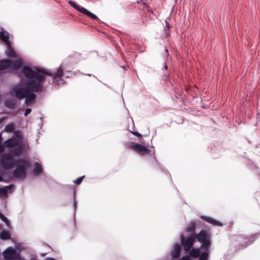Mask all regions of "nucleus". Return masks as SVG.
<instances>
[{
  "label": "nucleus",
  "mask_w": 260,
  "mask_h": 260,
  "mask_svg": "<svg viewBox=\"0 0 260 260\" xmlns=\"http://www.w3.org/2000/svg\"><path fill=\"white\" fill-rule=\"evenodd\" d=\"M22 72L26 79L24 82L25 87H16L13 89L14 95L18 100L25 98L28 90L36 92H42L45 75L49 76L53 80H56L63 75L62 64L54 73H52L45 69L38 67L32 69L28 66H24L22 69Z\"/></svg>",
  "instance_id": "1"
},
{
  "label": "nucleus",
  "mask_w": 260,
  "mask_h": 260,
  "mask_svg": "<svg viewBox=\"0 0 260 260\" xmlns=\"http://www.w3.org/2000/svg\"><path fill=\"white\" fill-rule=\"evenodd\" d=\"M16 165L12 173V176L19 180H23L26 177V170L30 164L27 160L20 159L16 162Z\"/></svg>",
  "instance_id": "2"
},
{
  "label": "nucleus",
  "mask_w": 260,
  "mask_h": 260,
  "mask_svg": "<svg viewBox=\"0 0 260 260\" xmlns=\"http://www.w3.org/2000/svg\"><path fill=\"white\" fill-rule=\"evenodd\" d=\"M22 66L21 60L18 59L15 61L8 59H4L0 61V71H4L10 68L14 71H16Z\"/></svg>",
  "instance_id": "3"
},
{
  "label": "nucleus",
  "mask_w": 260,
  "mask_h": 260,
  "mask_svg": "<svg viewBox=\"0 0 260 260\" xmlns=\"http://www.w3.org/2000/svg\"><path fill=\"white\" fill-rule=\"evenodd\" d=\"M1 166L5 170H10L16 164L13 156L10 153H4L0 160Z\"/></svg>",
  "instance_id": "4"
},
{
  "label": "nucleus",
  "mask_w": 260,
  "mask_h": 260,
  "mask_svg": "<svg viewBox=\"0 0 260 260\" xmlns=\"http://www.w3.org/2000/svg\"><path fill=\"white\" fill-rule=\"evenodd\" d=\"M127 147L135 151L140 155H144L150 152V150L145 146L134 142H129L126 144Z\"/></svg>",
  "instance_id": "5"
},
{
  "label": "nucleus",
  "mask_w": 260,
  "mask_h": 260,
  "mask_svg": "<svg viewBox=\"0 0 260 260\" xmlns=\"http://www.w3.org/2000/svg\"><path fill=\"white\" fill-rule=\"evenodd\" d=\"M68 3L70 5H71L73 8H74L76 11H79V12L88 16L90 18L93 20H98V17L94 15V14L90 12L89 11L87 10L84 7H80L76 3L72 1H69Z\"/></svg>",
  "instance_id": "6"
},
{
  "label": "nucleus",
  "mask_w": 260,
  "mask_h": 260,
  "mask_svg": "<svg viewBox=\"0 0 260 260\" xmlns=\"http://www.w3.org/2000/svg\"><path fill=\"white\" fill-rule=\"evenodd\" d=\"M3 256L6 260H16L19 258V254L15 249L12 247L7 248L3 252Z\"/></svg>",
  "instance_id": "7"
},
{
  "label": "nucleus",
  "mask_w": 260,
  "mask_h": 260,
  "mask_svg": "<svg viewBox=\"0 0 260 260\" xmlns=\"http://www.w3.org/2000/svg\"><path fill=\"white\" fill-rule=\"evenodd\" d=\"M196 240L195 236H191L188 238H185L183 236L181 237V242L184 250L188 251L193 245Z\"/></svg>",
  "instance_id": "8"
},
{
  "label": "nucleus",
  "mask_w": 260,
  "mask_h": 260,
  "mask_svg": "<svg viewBox=\"0 0 260 260\" xmlns=\"http://www.w3.org/2000/svg\"><path fill=\"white\" fill-rule=\"evenodd\" d=\"M200 217L202 219H204L206 222L211 224L213 226H223V224L221 222H220L211 217L202 215V216H201Z\"/></svg>",
  "instance_id": "9"
},
{
  "label": "nucleus",
  "mask_w": 260,
  "mask_h": 260,
  "mask_svg": "<svg viewBox=\"0 0 260 260\" xmlns=\"http://www.w3.org/2000/svg\"><path fill=\"white\" fill-rule=\"evenodd\" d=\"M18 143L19 141L15 137H12L5 141L4 143V145L7 148H11L17 146Z\"/></svg>",
  "instance_id": "10"
},
{
  "label": "nucleus",
  "mask_w": 260,
  "mask_h": 260,
  "mask_svg": "<svg viewBox=\"0 0 260 260\" xmlns=\"http://www.w3.org/2000/svg\"><path fill=\"white\" fill-rule=\"evenodd\" d=\"M181 247L180 245L178 243H176L174 245V248L171 252V256L173 258H178L181 252Z\"/></svg>",
  "instance_id": "11"
},
{
  "label": "nucleus",
  "mask_w": 260,
  "mask_h": 260,
  "mask_svg": "<svg viewBox=\"0 0 260 260\" xmlns=\"http://www.w3.org/2000/svg\"><path fill=\"white\" fill-rule=\"evenodd\" d=\"M34 92V91H31V90H28L26 96L25 97V104L29 105L35 101L36 96Z\"/></svg>",
  "instance_id": "12"
},
{
  "label": "nucleus",
  "mask_w": 260,
  "mask_h": 260,
  "mask_svg": "<svg viewBox=\"0 0 260 260\" xmlns=\"http://www.w3.org/2000/svg\"><path fill=\"white\" fill-rule=\"evenodd\" d=\"M198 241L201 242L209 238V236L204 230H202L200 233L195 236Z\"/></svg>",
  "instance_id": "13"
},
{
  "label": "nucleus",
  "mask_w": 260,
  "mask_h": 260,
  "mask_svg": "<svg viewBox=\"0 0 260 260\" xmlns=\"http://www.w3.org/2000/svg\"><path fill=\"white\" fill-rule=\"evenodd\" d=\"M35 168L33 171L34 174L36 176L40 175L43 172V169L41 164L38 162H36L34 164Z\"/></svg>",
  "instance_id": "14"
},
{
  "label": "nucleus",
  "mask_w": 260,
  "mask_h": 260,
  "mask_svg": "<svg viewBox=\"0 0 260 260\" xmlns=\"http://www.w3.org/2000/svg\"><path fill=\"white\" fill-rule=\"evenodd\" d=\"M14 188L13 184H10L4 187H0V196L4 197L7 196L8 189H11Z\"/></svg>",
  "instance_id": "15"
},
{
  "label": "nucleus",
  "mask_w": 260,
  "mask_h": 260,
  "mask_svg": "<svg viewBox=\"0 0 260 260\" xmlns=\"http://www.w3.org/2000/svg\"><path fill=\"white\" fill-rule=\"evenodd\" d=\"M201 253L199 249L193 248L189 252V255L193 258L199 257Z\"/></svg>",
  "instance_id": "16"
},
{
  "label": "nucleus",
  "mask_w": 260,
  "mask_h": 260,
  "mask_svg": "<svg viewBox=\"0 0 260 260\" xmlns=\"http://www.w3.org/2000/svg\"><path fill=\"white\" fill-rule=\"evenodd\" d=\"M22 151V147L21 146H17L13 149H11V154L12 155H15V156H17V155H19L21 152Z\"/></svg>",
  "instance_id": "17"
},
{
  "label": "nucleus",
  "mask_w": 260,
  "mask_h": 260,
  "mask_svg": "<svg viewBox=\"0 0 260 260\" xmlns=\"http://www.w3.org/2000/svg\"><path fill=\"white\" fill-rule=\"evenodd\" d=\"M0 37L1 40L5 42H8L9 39V34L7 31H1Z\"/></svg>",
  "instance_id": "18"
},
{
  "label": "nucleus",
  "mask_w": 260,
  "mask_h": 260,
  "mask_svg": "<svg viewBox=\"0 0 260 260\" xmlns=\"http://www.w3.org/2000/svg\"><path fill=\"white\" fill-rule=\"evenodd\" d=\"M11 238L9 232L3 231L0 233V238L2 240H8Z\"/></svg>",
  "instance_id": "19"
},
{
  "label": "nucleus",
  "mask_w": 260,
  "mask_h": 260,
  "mask_svg": "<svg viewBox=\"0 0 260 260\" xmlns=\"http://www.w3.org/2000/svg\"><path fill=\"white\" fill-rule=\"evenodd\" d=\"M7 55L9 58H15L16 56V53L14 50L9 47L7 51Z\"/></svg>",
  "instance_id": "20"
},
{
  "label": "nucleus",
  "mask_w": 260,
  "mask_h": 260,
  "mask_svg": "<svg viewBox=\"0 0 260 260\" xmlns=\"http://www.w3.org/2000/svg\"><path fill=\"white\" fill-rule=\"evenodd\" d=\"M166 28L164 29V37L166 38L169 35V31H170V28L171 27L170 24L169 23V22L166 20Z\"/></svg>",
  "instance_id": "21"
},
{
  "label": "nucleus",
  "mask_w": 260,
  "mask_h": 260,
  "mask_svg": "<svg viewBox=\"0 0 260 260\" xmlns=\"http://www.w3.org/2000/svg\"><path fill=\"white\" fill-rule=\"evenodd\" d=\"M14 129L13 123L8 124L5 127V131L7 132H12Z\"/></svg>",
  "instance_id": "22"
},
{
  "label": "nucleus",
  "mask_w": 260,
  "mask_h": 260,
  "mask_svg": "<svg viewBox=\"0 0 260 260\" xmlns=\"http://www.w3.org/2000/svg\"><path fill=\"white\" fill-rule=\"evenodd\" d=\"M174 98H173L174 100H179V99H182V94L181 90H176L175 91Z\"/></svg>",
  "instance_id": "23"
},
{
  "label": "nucleus",
  "mask_w": 260,
  "mask_h": 260,
  "mask_svg": "<svg viewBox=\"0 0 260 260\" xmlns=\"http://www.w3.org/2000/svg\"><path fill=\"white\" fill-rule=\"evenodd\" d=\"M201 243H202L203 248H205L206 250H208V247L211 244L210 241L209 240V238L201 242Z\"/></svg>",
  "instance_id": "24"
},
{
  "label": "nucleus",
  "mask_w": 260,
  "mask_h": 260,
  "mask_svg": "<svg viewBox=\"0 0 260 260\" xmlns=\"http://www.w3.org/2000/svg\"><path fill=\"white\" fill-rule=\"evenodd\" d=\"M1 219L6 223L7 226H10V222L6 217L2 213L0 214Z\"/></svg>",
  "instance_id": "25"
},
{
  "label": "nucleus",
  "mask_w": 260,
  "mask_h": 260,
  "mask_svg": "<svg viewBox=\"0 0 260 260\" xmlns=\"http://www.w3.org/2000/svg\"><path fill=\"white\" fill-rule=\"evenodd\" d=\"M200 260H207L208 259V253L207 252H204L201 254L199 256Z\"/></svg>",
  "instance_id": "26"
},
{
  "label": "nucleus",
  "mask_w": 260,
  "mask_h": 260,
  "mask_svg": "<svg viewBox=\"0 0 260 260\" xmlns=\"http://www.w3.org/2000/svg\"><path fill=\"white\" fill-rule=\"evenodd\" d=\"M84 177L85 176H82L81 177H79L78 178L74 181V183L77 185L80 184L83 181Z\"/></svg>",
  "instance_id": "27"
},
{
  "label": "nucleus",
  "mask_w": 260,
  "mask_h": 260,
  "mask_svg": "<svg viewBox=\"0 0 260 260\" xmlns=\"http://www.w3.org/2000/svg\"><path fill=\"white\" fill-rule=\"evenodd\" d=\"M199 221H191L187 228H196V225L198 224Z\"/></svg>",
  "instance_id": "28"
},
{
  "label": "nucleus",
  "mask_w": 260,
  "mask_h": 260,
  "mask_svg": "<svg viewBox=\"0 0 260 260\" xmlns=\"http://www.w3.org/2000/svg\"><path fill=\"white\" fill-rule=\"evenodd\" d=\"M73 194H74L73 206H74V210H75L76 209V208H77V202H76V199H75V194H76V191H75V190H74Z\"/></svg>",
  "instance_id": "29"
},
{
  "label": "nucleus",
  "mask_w": 260,
  "mask_h": 260,
  "mask_svg": "<svg viewBox=\"0 0 260 260\" xmlns=\"http://www.w3.org/2000/svg\"><path fill=\"white\" fill-rule=\"evenodd\" d=\"M2 134H0V153H2L4 150V146L2 144Z\"/></svg>",
  "instance_id": "30"
},
{
  "label": "nucleus",
  "mask_w": 260,
  "mask_h": 260,
  "mask_svg": "<svg viewBox=\"0 0 260 260\" xmlns=\"http://www.w3.org/2000/svg\"><path fill=\"white\" fill-rule=\"evenodd\" d=\"M31 111V109H30V108H27V109H26L25 110V112H24V115H25V116H27L29 114H30V113Z\"/></svg>",
  "instance_id": "31"
},
{
  "label": "nucleus",
  "mask_w": 260,
  "mask_h": 260,
  "mask_svg": "<svg viewBox=\"0 0 260 260\" xmlns=\"http://www.w3.org/2000/svg\"><path fill=\"white\" fill-rule=\"evenodd\" d=\"M132 133L134 135H135V136H137V137H142V135H141V134L139 133H138V132H135H135H132Z\"/></svg>",
  "instance_id": "32"
},
{
  "label": "nucleus",
  "mask_w": 260,
  "mask_h": 260,
  "mask_svg": "<svg viewBox=\"0 0 260 260\" xmlns=\"http://www.w3.org/2000/svg\"><path fill=\"white\" fill-rule=\"evenodd\" d=\"M180 260H190L188 256H185L182 257Z\"/></svg>",
  "instance_id": "33"
},
{
  "label": "nucleus",
  "mask_w": 260,
  "mask_h": 260,
  "mask_svg": "<svg viewBox=\"0 0 260 260\" xmlns=\"http://www.w3.org/2000/svg\"><path fill=\"white\" fill-rule=\"evenodd\" d=\"M189 230V232H193V231H194V230H196V229L194 228H193V229H188Z\"/></svg>",
  "instance_id": "34"
},
{
  "label": "nucleus",
  "mask_w": 260,
  "mask_h": 260,
  "mask_svg": "<svg viewBox=\"0 0 260 260\" xmlns=\"http://www.w3.org/2000/svg\"><path fill=\"white\" fill-rule=\"evenodd\" d=\"M86 75H87V76H89V77H91V76L94 77V75H91V74H86Z\"/></svg>",
  "instance_id": "35"
},
{
  "label": "nucleus",
  "mask_w": 260,
  "mask_h": 260,
  "mask_svg": "<svg viewBox=\"0 0 260 260\" xmlns=\"http://www.w3.org/2000/svg\"><path fill=\"white\" fill-rule=\"evenodd\" d=\"M165 50H166V53H167V55H168V54H169V51H168V49H167V48H166Z\"/></svg>",
  "instance_id": "36"
},
{
  "label": "nucleus",
  "mask_w": 260,
  "mask_h": 260,
  "mask_svg": "<svg viewBox=\"0 0 260 260\" xmlns=\"http://www.w3.org/2000/svg\"><path fill=\"white\" fill-rule=\"evenodd\" d=\"M47 260H55V259L53 258H49L47 259Z\"/></svg>",
  "instance_id": "37"
},
{
  "label": "nucleus",
  "mask_w": 260,
  "mask_h": 260,
  "mask_svg": "<svg viewBox=\"0 0 260 260\" xmlns=\"http://www.w3.org/2000/svg\"><path fill=\"white\" fill-rule=\"evenodd\" d=\"M165 68L166 69H167L168 68V67H167V66L166 64L165 65Z\"/></svg>",
  "instance_id": "38"
},
{
  "label": "nucleus",
  "mask_w": 260,
  "mask_h": 260,
  "mask_svg": "<svg viewBox=\"0 0 260 260\" xmlns=\"http://www.w3.org/2000/svg\"><path fill=\"white\" fill-rule=\"evenodd\" d=\"M2 180V178L0 177V181Z\"/></svg>",
  "instance_id": "39"
}]
</instances>
